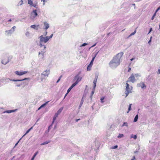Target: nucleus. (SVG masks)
Masks as SVG:
<instances>
[{
	"label": "nucleus",
	"mask_w": 160,
	"mask_h": 160,
	"mask_svg": "<svg viewBox=\"0 0 160 160\" xmlns=\"http://www.w3.org/2000/svg\"><path fill=\"white\" fill-rule=\"evenodd\" d=\"M123 54V53L122 52H120L115 56L109 62L110 67L112 68H116L120 64V59Z\"/></svg>",
	"instance_id": "1"
},
{
	"label": "nucleus",
	"mask_w": 160,
	"mask_h": 160,
	"mask_svg": "<svg viewBox=\"0 0 160 160\" xmlns=\"http://www.w3.org/2000/svg\"><path fill=\"white\" fill-rule=\"evenodd\" d=\"M139 77H140V75L138 73L135 74L132 73L131 76L128 78V80L126 81V82L128 83L129 82H131L132 83H134L136 80L135 77L137 78Z\"/></svg>",
	"instance_id": "2"
},
{
	"label": "nucleus",
	"mask_w": 160,
	"mask_h": 160,
	"mask_svg": "<svg viewBox=\"0 0 160 160\" xmlns=\"http://www.w3.org/2000/svg\"><path fill=\"white\" fill-rule=\"evenodd\" d=\"M126 92L125 94L126 95V97L129 94L132 92V86H130L129 84L128 83L126 82Z\"/></svg>",
	"instance_id": "3"
},
{
	"label": "nucleus",
	"mask_w": 160,
	"mask_h": 160,
	"mask_svg": "<svg viewBox=\"0 0 160 160\" xmlns=\"http://www.w3.org/2000/svg\"><path fill=\"white\" fill-rule=\"evenodd\" d=\"M49 39V37L48 36L44 37L42 35H41L40 37V41L41 42L46 43L48 41Z\"/></svg>",
	"instance_id": "4"
},
{
	"label": "nucleus",
	"mask_w": 160,
	"mask_h": 160,
	"mask_svg": "<svg viewBox=\"0 0 160 160\" xmlns=\"http://www.w3.org/2000/svg\"><path fill=\"white\" fill-rule=\"evenodd\" d=\"M28 72L27 71H22V72H19L18 71H16L15 72V73L18 76H22L23 75H24Z\"/></svg>",
	"instance_id": "5"
},
{
	"label": "nucleus",
	"mask_w": 160,
	"mask_h": 160,
	"mask_svg": "<svg viewBox=\"0 0 160 160\" xmlns=\"http://www.w3.org/2000/svg\"><path fill=\"white\" fill-rule=\"evenodd\" d=\"M95 56L93 57L92 58V60H91L90 63L88 66L87 67V70L88 71H90V70H91V67H92V65L93 64V61H94V59H95Z\"/></svg>",
	"instance_id": "6"
},
{
	"label": "nucleus",
	"mask_w": 160,
	"mask_h": 160,
	"mask_svg": "<svg viewBox=\"0 0 160 160\" xmlns=\"http://www.w3.org/2000/svg\"><path fill=\"white\" fill-rule=\"evenodd\" d=\"M50 70L49 69L44 71L42 73V75H43L44 77H48L49 74Z\"/></svg>",
	"instance_id": "7"
},
{
	"label": "nucleus",
	"mask_w": 160,
	"mask_h": 160,
	"mask_svg": "<svg viewBox=\"0 0 160 160\" xmlns=\"http://www.w3.org/2000/svg\"><path fill=\"white\" fill-rule=\"evenodd\" d=\"M138 87H141L142 89L146 88V85H145L143 82H140L138 84Z\"/></svg>",
	"instance_id": "8"
},
{
	"label": "nucleus",
	"mask_w": 160,
	"mask_h": 160,
	"mask_svg": "<svg viewBox=\"0 0 160 160\" xmlns=\"http://www.w3.org/2000/svg\"><path fill=\"white\" fill-rule=\"evenodd\" d=\"M82 78V77H79L78 75L75 76L74 77V79L76 80L75 82H77V83L81 80Z\"/></svg>",
	"instance_id": "9"
},
{
	"label": "nucleus",
	"mask_w": 160,
	"mask_h": 160,
	"mask_svg": "<svg viewBox=\"0 0 160 160\" xmlns=\"http://www.w3.org/2000/svg\"><path fill=\"white\" fill-rule=\"evenodd\" d=\"M28 3L29 4L30 6H33L36 7L37 6V5L36 4H34L32 1L31 0H28Z\"/></svg>",
	"instance_id": "10"
},
{
	"label": "nucleus",
	"mask_w": 160,
	"mask_h": 160,
	"mask_svg": "<svg viewBox=\"0 0 160 160\" xmlns=\"http://www.w3.org/2000/svg\"><path fill=\"white\" fill-rule=\"evenodd\" d=\"M32 14L33 16V17H35L36 16L38 15L37 12V10H33L32 13Z\"/></svg>",
	"instance_id": "11"
},
{
	"label": "nucleus",
	"mask_w": 160,
	"mask_h": 160,
	"mask_svg": "<svg viewBox=\"0 0 160 160\" xmlns=\"http://www.w3.org/2000/svg\"><path fill=\"white\" fill-rule=\"evenodd\" d=\"M98 77H96L93 81V83L94 84V86L93 88H95L96 86V83L97 82Z\"/></svg>",
	"instance_id": "12"
},
{
	"label": "nucleus",
	"mask_w": 160,
	"mask_h": 160,
	"mask_svg": "<svg viewBox=\"0 0 160 160\" xmlns=\"http://www.w3.org/2000/svg\"><path fill=\"white\" fill-rule=\"evenodd\" d=\"M17 110V109L13 110H8L5 111L4 112V113L5 112H7L8 113H11V112H14L15 111H16Z\"/></svg>",
	"instance_id": "13"
},
{
	"label": "nucleus",
	"mask_w": 160,
	"mask_h": 160,
	"mask_svg": "<svg viewBox=\"0 0 160 160\" xmlns=\"http://www.w3.org/2000/svg\"><path fill=\"white\" fill-rule=\"evenodd\" d=\"M44 25L45 26V30H47L48 28H49V25L48 23H47L46 22H45L44 23Z\"/></svg>",
	"instance_id": "14"
},
{
	"label": "nucleus",
	"mask_w": 160,
	"mask_h": 160,
	"mask_svg": "<svg viewBox=\"0 0 160 160\" xmlns=\"http://www.w3.org/2000/svg\"><path fill=\"white\" fill-rule=\"evenodd\" d=\"M31 27L32 28H34L35 29H36V30H38V28L39 27V25H38L37 26H36V25H32L31 26Z\"/></svg>",
	"instance_id": "15"
},
{
	"label": "nucleus",
	"mask_w": 160,
	"mask_h": 160,
	"mask_svg": "<svg viewBox=\"0 0 160 160\" xmlns=\"http://www.w3.org/2000/svg\"><path fill=\"white\" fill-rule=\"evenodd\" d=\"M72 88L70 87L68 90H67V93L66 94L65 96V97H64V98H65V97L67 95V94H68V93L70 92V91H71V90L72 89Z\"/></svg>",
	"instance_id": "16"
},
{
	"label": "nucleus",
	"mask_w": 160,
	"mask_h": 160,
	"mask_svg": "<svg viewBox=\"0 0 160 160\" xmlns=\"http://www.w3.org/2000/svg\"><path fill=\"white\" fill-rule=\"evenodd\" d=\"M95 92V88H93V90L92 91L91 93V95L90 96V98H91V99H92V97L93 94H94Z\"/></svg>",
	"instance_id": "17"
},
{
	"label": "nucleus",
	"mask_w": 160,
	"mask_h": 160,
	"mask_svg": "<svg viewBox=\"0 0 160 160\" xmlns=\"http://www.w3.org/2000/svg\"><path fill=\"white\" fill-rule=\"evenodd\" d=\"M38 151H37V152H36L34 154V155L33 156V157L32 158L31 160H33L35 158V157L37 155V154L38 153Z\"/></svg>",
	"instance_id": "18"
},
{
	"label": "nucleus",
	"mask_w": 160,
	"mask_h": 160,
	"mask_svg": "<svg viewBox=\"0 0 160 160\" xmlns=\"http://www.w3.org/2000/svg\"><path fill=\"white\" fill-rule=\"evenodd\" d=\"M33 128V127H31L30 128H29L28 130H27V131L26 132V133L23 136H25V135H26L30 131V130L32 129Z\"/></svg>",
	"instance_id": "19"
},
{
	"label": "nucleus",
	"mask_w": 160,
	"mask_h": 160,
	"mask_svg": "<svg viewBox=\"0 0 160 160\" xmlns=\"http://www.w3.org/2000/svg\"><path fill=\"white\" fill-rule=\"evenodd\" d=\"M28 78H25L24 79H22V80H19V79H18V80H13V81H15V82H17V81H23V80H26V79H27Z\"/></svg>",
	"instance_id": "20"
},
{
	"label": "nucleus",
	"mask_w": 160,
	"mask_h": 160,
	"mask_svg": "<svg viewBox=\"0 0 160 160\" xmlns=\"http://www.w3.org/2000/svg\"><path fill=\"white\" fill-rule=\"evenodd\" d=\"M50 142V141H46V142H44L41 143V145H44L46 144H47L48 143Z\"/></svg>",
	"instance_id": "21"
},
{
	"label": "nucleus",
	"mask_w": 160,
	"mask_h": 160,
	"mask_svg": "<svg viewBox=\"0 0 160 160\" xmlns=\"http://www.w3.org/2000/svg\"><path fill=\"white\" fill-rule=\"evenodd\" d=\"M63 109V107H62V108H60V109H59L58 110V112H57L59 114L62 111Z\"/></svg>",
	"instance_id": "22"
},
{
	"label": "nucleus",
	"mask_w": 160,
	"mask_h": 160,
	"mask_svg": "<svg viewBox=\"0 0 160 160\" xmlns=\"http://www.w3.org/2000/svg\"><path fill=\"white\" fill-rule=\"evenodd\" d=\"M138 118V115H137L134 118V121H133L134 122H136L137 121Z\"/></svg>",
	"instance_id": "23"
},
{
	"label": "nucleus",
	"mask_w": 160,
	"mask_h": 160,
	"mask_svg": "<svg viewBox=\"0 0 160 160\" xmlns=\"http://www.w3.org/2000/svg\"><path fill=\"white\" fill-rule=\"evenodd\" d=\"M5 59H3L2 61V63L3 64H7L8 61V60H7L6 62L5 61Z\"/></svg>",
	"instance_id": "24"
},
{
	"label": "nucleus",
	"mask_w": 160,
	"mask_h": 160,
	"mask_svg": "<svg viewBox=\"0 0 160 160\" xmlns=\"http://www.w3.org/2000/svg\"><path fill=\"white\" fill-rule=\"evenodd\" d=\"M77 82H75L74 83H73L70 87L72 88L74 87L77 84Z\"/></svg>",
	"instance_id": "25"
},
{
	"label": "nucleus",
	"mask_w": 160,
	"mask_h": 160,
	"mask_svg": "<svg viewBox=\"0 0 160 160\" xmlns=\"http://www.w3.org/2000/svg\"><path fill=\"white\" fill-rule=\"evenodd\" d=\"M132 105V104H129V107H128V111L127 112V113H128L129 112V111L131 110Z\"/></svg>",
	"instance_id": "26"
},
{
	"label": "nucleus",
	"mask_w": 160,
	"mask_h": 160,
	"mask_svg": "<svg viewBox=\"0 0 160 160\" xmlns=\"http://www.w3.org/2000/svg\"><path fill=\"white\" fill-rule=\"evenodd\" d=\"M131 138H133L134 139H136V138H137V135H133L132 134V136H131Z\"/></svg>",
	"instance_id": "27"
},
{
	"label": "nucleus",
	"mask_w": 160,
	"mask_h": 160,
	"mask_svg": "<svg viewBox=\"0 0 160 160\" xmlns=\"http://www.w3.org/2000/svg\"><path fill=\"white\" fill-rule=\"evenodd\" d=\"M105 97H102L101 98V102L102 103H103L104 102V101H103V100L104 99Z\"/></svg>",
	"instance_id": "28"
},
{
	"label": "nucleus",
	"mask_w": 160,
	"mask_h": 160,
	"mask_svg": "<svg viewBox=\"0 0 160 160\" xmlns=\"http://www.w3.org/2000/svg\"><path fill=\"white\" fill-rule=\"evenodd\" d=\"M124 136L123 134H119V135L118 136V138H121L123 137Z\"/></svg>",
	"instance_id": "29"
},
{
	"label": "nucleus",
	"mask_w": 160,
	"mask_h": 160,
	"mask_svg": "<svg viewBox=\"0 0 160 160\" xmlns=\"http://www.w3.org/2000/svg\"><path fill=\"white\" fill-rule=\"evenodd\" d=\"M48 102H49V101H48V102H46L45 103H44L41 106V107L42 108V107H44L45 105H46L47 104H48Z\"/></svg>",
	"instance_id": "30"
},
{
	"label": "nucleus",
	"mask_w": 160,
	"mask_h": 160,
	"mask_svg": "<svg viewBox=\"0 0 160 160\" xmlns=\"http://www.w3.org/2000/svg\"><path fill=\"white\" fill-rule=\"evenodd\" d=\"M156 13H154V14H153V16L152 17L151 19L152 20H153L154 19L155 17L156 16Z\"/></svg>",
	"instance_id": "31"
},
{
	"label": "nucleus",
	"mask_w": 160,
	"mask_h": 160,
	"mask_svg": "<svg viewBox=\"0 0 160 160\" xmlns=\"http://www.w3.org/2000/svg\"><path fill=\"white\" fill-rule=\"evenodd\" d=\"M136 30H135L134 32H132V33H131V34L130 36H132V35H134L136 33Z\"/></svg>",
	"instance_id": "32"
},
{
	"label": "nucleus",
	"mask_w": 160,
	"mask_h": 160,
	"mask_svg": "<svg viewBox=\"0 0 160 160\" xmlns=\"http://www.w3.org/2000/svg\"><path fill=\"white\" fill-rule=\"evenodd\" d=\"M56 118L55 117H54H54H53V121H52V124L54 122V121L56 119Z\"/></svg>",
	"instance_id": "33"
},
{
	"label": "nucleus",
	"mask_w": 160,
	"mask_h": 160,
	"mask_svg": "<svg viewBox=\"0 0 160 160\" xmlns=\"http://www.w3.org/2000/svg\"><path fill=\"white\" fill-rule=\"evenodd\" d=\"M59 114V113H58L57 112V113H56L54 116V117H55L56 118H57V117H58V115Z\"/></svg>",
	"instance_id": "34"
},
{
	"label": "nucleus",
	"mask_w": 160,
	"mask_h": 160,
	"mask_svg": "<svg viewBox=\"0 0 160 160\" xmlns=\"http://www.w3.org/2000/svg\"><path fill=\"white\" fill-rule=\"evenodd\" d=\"M160 9V6L156 10L155 13H156H156L158 11V10Z\"/></svg>",
	"instance_id": "35"
},
{
	"label": "nucleus",
	"mask_w": 160,
	"mask_h": 160,
	"mask_svg": "<svg viewBox=\"0 0 160 160\" xmlns=\"http://www.w3.org/2000/svg\"><path fill=\"white\" fill-rule=\"evenodd\" d=\"M87 45V44L86 43H83L81 46H86V45Z\"/></svg>",
	"instance_id": "36"
},
{
	"label": "nucleus",
	"mask_w": 160,
	"mask_h": 160,
	"mask_svg": "<svg viewBox=\"0 0 160 160\" xmlns=\"http://www.w3.org/2000/svg\"><path fill=\"white\" fill-rule=\"evenodd\" d=\"M29 33L28 32H27L26 33V35L27 36H29Z\"/></svg>",
	"instance_id": "37"
},
{
	"label": "nucleus",
	"mask_w": 160,
	"mask_h": 160,
	"mask_svg": "<svg viewBox=\"0 0 160 160\" xmlns=\"http://www.w3.org/2000/svg\"><path fill=\"white\" fill-rule=\"evenodd\" d=\"M124 125H126L127 126L128 125L127 123V122H124L122 126H123Z\"/></svg>",
	"instance_id": "38"
},
{
	"label": "nucleus",
	"mask_w": 160,
	"mask_h": 160,
	"mask_svg": "<svg viewBox=\"0 0 160 160\" xmlns=\"http://www.w3.org/2000/svg\"><path fill=\"white\" fill-rule=\"evenodd\" d=\"M20 2V5H22L23 3V1L22 0H21L19 3Z\"/></svg>",
	"instance_id": "39"
},
{
	"label": "nucleus",
	"mask_w": 160,
	"mask_h": 160,
	"mask_svg": "<svg viewBox=\"0 0 160 160\" xmlns=\"http://www.w3.org/2000/svg\"><path fill=\"white\" fill-rule=\"evenodd\" d=\"M118 147V146L117 145H116V146H115L113 148H112L113 149H115V148H117Z\"/></svg>",
	"instance_id": "40"
},
{
	"label": "nucleus",
	"mask_w": 160,
	"mask_h": 160,
	"mask_svg": "<svg viewBox=\"0 0 160 160\" xmlns=\"http://www.w3.org/2000/svg\"><path fill=\"white\" fill-rule=\"evenodd\" d=\"M46 0H41L42 1H43V5H44L45 4V2H46Z\"/></svg>",
	"instance_id": "41"
},
{
	"label": "nucleus",
	"mask_w": 160,
	"mask_h": 160,
	"mask_svg": "<svg viewBox=\"0 0 160 160\" xmlns=\"http://www.w3.org/2000/svg\"><path fill=\"white\" fill-rule=\"evenodd\" d=\"M131 70V68L130 67H129L128 68V72H130Z\"/></svg>",
	"instance_id": "42"
},
{
	"label": "nucleus",
	"mask_w": 160,
	"mask_h": 160,
	"mask_svg": "<svg viewBox=\"0 0 160 160\" xmlns=\"http://www.w3.org/2000/svg\"><path fill=\"white\" fill-rule=\"evenodd\" d=\"M62 77V76H61L58 79V80L57 81V82H58L60 80V79H61V77Z\"/></svg>",
	"instance_id": "43"
},
{
	"label": "nucleus",
	"mask_w": 160,
	"mask_h": 160,
	"mask_svg": "<svg viewBox=\"0 0 160 160\" xmlns=\"http://www.w3.org/2000/svg\"><path fill=\"white\" fill-rule=\"evenodd\" d=\"M83 103V100H81V103H80L81 106H82V105Z\"/></svg>",
	"instance_id": "44"
},
{
	"label": "nucleus",
	"mask_w": 160,
	"mask_h": 160,
	"mask_svg": "<svg viewBox=\"0 0 160 160\" xmlns=\"http://www.w3.org/2000/svg\"><path fill=\"white\" fill-rule=\"evenodd\" d=\"M53 35V34H52L49 37V39H50V38H52V37Z\"/></svg>",
	"instance_id": "45"
},
{
	"label": "nucleus",
	"mask_w": 160,
	"mask_h": 160,
	"mask_svg": "<svg viewBox=\"0 0 160 160\" xmlns=\"http://www.w3.org/2000/svg\"><path fill=\"white\" fill-rule=\"evenodd\" d=\"M158 74H160V69H159L158 72Z\"/></svg>",
	"instance_id": "46"
},
{
	"label": "nucleus",
	"mask_w": 160,
	"mask_h": 160,
	"mask_svg": "<svg viewBox=\"0 0 160 160\" xmlns=\"http://www.w3.org/2000/svg\"><path fill=\"white\" fill-rule=\"evenodd\" d=\"M11 30H9V31H6V32H11Z\"/></svg>",
	"instance_id": "47"
},
{
	"label": "nucleus",
	"mask_w": 160,
	"mask_h": 160,
	"mask_svg": "<svg viewBox=\"0 0 160 160\" xmlns=\"http://www.w3.org/2000/svg\"><path fill=\"white\" fill-rule=\"evenodd\" d=\"M16 28V27L15 26H14L13 27H12V29H14L15 28Z\"/></svg>",
	"instance_id": "48"
},
{
	"label": "nucleus",
	"mask_w": 160,
	"mask_h": 160,
	"mask_svg": "<svg viewBox=\"0 0 160 160\" xmlns=\"http://www.w3.org/2000/svg\"><path fill=\"white\" fill-rule=\"evenodd\" d=\"M152 30V28H151L150 29V30L148 32V33H150V32Z\"/></svg>",
	"instance_id": "49"
},
{
	"label": "nucleus",
	"mask_w": 160,
	"mask_h": 160,
	"mask_svg": "<svg viewBox=\"0 0 160 160\" xmlns=\"http://www.w3.org/2000/svg\"><path fill=\"white\" fill-rule=\"evenodd\" d=\"M134 59V58H131V59H130V60L132 61Z\"/></svg>",
	"instance_id": "50"
},
{
	"label": "nucleus",
	"mask_w": 160,
	"mask_h": 160,
	"mask_svg": "<svg viewBox=\"0 0 160 160\" xmlns=\"http://www.w3.org/2000/svg\"><path fill=\"white\" fill-rule=\"evenodd\" d=\"M19 142V141H18L15 145V146H17V144H18V143Z\"/></svg>",
	"instance_id": "51"
},
{
	"label": "nucleus",
	"mask_w": 160,
	"mask_h": 160,
	"mask_svg": "<svg viewBox=\"0 0 160 160\" xmlns=\"http://www.w3.org/2000/svg\"><path fill=\"white\" fill-rule=\"evenodd\" d=\"M151 38H152V37H151V39H150V40L148 42V43H149L150 42H151Z\"/></svg>",
	"instance_id": "52"
},
{
	"label": "nucleus",
	"mask_w": 160,
	"mask_h": 160,
	"mask_svg": "<svg viewBox=\"0 0 160 160\" xmlns=\"http://www.w3.org/2000/svg\"><path fill=\"white\" fill-rule=\"evenodd\" d=\"M8 22H11L12 21V20L11 19H10L8 20Z\"/></svg>",
	"instance_id": "53"
},
{
	"label": "nucleus",
	"mask_w": 160,
	"mask_h": 160,
	"mask_svg": "<svg viewBox=\"0 0 160 160\" xmlns=\"http://www.w3.org/2000/svg\"><path fill=\"white\" fill-rule=\"evenodd\" d=\"M135 156H134L133 158V159L134 160L135 159Z\"/></svg>",
	"instance_id": "54"
},
{
	"label": "nucleus",
	"mask_w": 160,
	"mask_h": 160,
	"mask_svg": "<svg viewBox=\"0 0 160 160\" xmlns=\"http://www.w3.org/2000/svg\"><path fill=\"white\" fill-rule=\"evenodd\" d=\"M79 119H77V120H76V122H78V120H79Z\"/></svg>",
	"instance_id": "55"
},
{
	"label": "nucleus",
	"mask_w": 160,
	"mask_h": 160,
	"mask_svg": "<svg viewBox=\"0 0 160 160\" xmlns=\"http://www.w3.org/2000/svg\"><path fill=\"white\" fill-rule=\"evenodd\" d=\"M42 107H41V106L38 108V110L40 109Z\"/></svg>",
	"instance_id": "56"
},
{
	"label": "nucleus",
	"mask_w": 160,
	"mask_h": 160,
	"mask_svg": "<svg viewBox=\"0 0 160 160\" xmlns=\"http://www.w3.org/2000/svg\"><path fill=\"white\" fill-rule=\"evenodd\" d=\"M40 45L41 47H42V44H40Z\"/></svg>",
	"instance_id": "57"
},
{
	"label": "nucleus",
	"mask_w": 160,
	"mask_h": 160,
	"mask_svg": "<svg viewBox=\"0 0 160 160\" xmlns=\"http://www.w3.org/2000/svg\"><path fill=\"white\" fill-rule=\"evenodd\" d=\"M95 45H96V44H95V45L92 46V47H93Z\"/></svg>",
	"instance_id": "58"
},
{
	"label": "nucleus",
	"mask_w": 160,
	"mask_h": 160,
	"mask_svg": "<svg viewBox=\"0 0 160 160\" xmlns=\"http://www.w3.org/2000/svg\"><path fill=\"white\" fill-rule=\"evenodd\" d=\"M46 48V47H45V46H44V48Z\"/></svg>",
	"instance_id": "59"
},
{
	"label": "nucleus",
	"mask_w": 160,
	"mask_h": 160,
	"mask_svg": "<svg viewBox=\"0 0 160 160\" xmlns=\"http://www.w3.org/2000/svg\"><path fill=\"white\" fill-rule=\"evenodd\" d=\"M133 6H135V4H133Z\"/></svg>",
	"instance_id": "60"
},
{
	"label": "nucleus",
	"mask_w": 160,
	"mask_h": 160,
	"mask_svg": "<svg viewBox=\"0 0 160 160\" xmlns=\"http://www.w3.org/2000/svg\"><path fill=\"white\" fill-rule=\"evenodd\" d=\"M41 53V52H39V54H40Z\"/></svg>",
	"instance_id": "61"
},
{
	"label": "nucleus",
	"mask_w": 160,
	"mask_h": 160,
	"mask_svg": "<svg viewBox=\"0 0 160 160\" xmlns=\"http://www.w3.org/2000/svg\"><path fill=\"white\" fill-rule=\"evenodd\" d=\"M131 160H134L132 158L131 159Z\"/></svg>",
	"instance_id": "62"
},
{
	"label": "nucleus",
	"mask_w": 160,
	"mask_h": 160,
	"mask_svg": "<svg viewBox=\"0 0 160 160\" xmlns=\"http://www.w3.org/2000/svg\"><path fill=\"white\" fill-rule=\"evenodd\" d=\"M81 106V104H80V107Z\"/></svg>",
	"instance_id": "63"
}]
</instances>
